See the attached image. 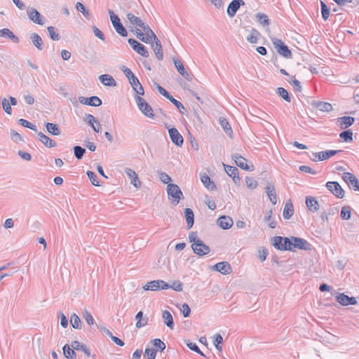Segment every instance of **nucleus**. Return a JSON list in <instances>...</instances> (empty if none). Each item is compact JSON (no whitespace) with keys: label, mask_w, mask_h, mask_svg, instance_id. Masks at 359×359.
<instances>
[{"label":"nucleus","mask_w":359,"mask_h":359,"mask_svg":"<svg viewBox=\"0 0 359 359\" xmlns=\"http://www.w3.org/2000/svg\"><path fill=\"white\" fill-rule=\"evenodd\" d=\"M127 18L135 27L136 36L142 41L149 43L151 39H156V35L153 31L149 27L145 26L140 18L133 13H128Z\"/></svg>","instance_id":"1"},{"label":"nucleus","mask_w":359,"mask_h":359,"mask_svg":"<svg viewBox=\"0 0 359 359\" xmlns=\"http://www.w3.org/2000/svg\"><path fill=\"white\" fill-rule=\"evenodd\" d=\"M189 240L191 243V248L194 252L199 256L207 255L209 251V247L203 243L202 241L198 238L195 235L189 236Z\"/></svg>","instance_id":"2"},{"label":"nucleus","mask_w":359,"mask_h":359,"mask_svg":"<svg viewBox=\"0 0 359 359\" xmlns=\"http://www.w3.org/2000/svg\"><path fill=\"white\" fill-rule=\"evenodd\" d=\"M169 288L170 285L163 280L149 281L143 286V290L145 291H158Z\"/></svg>","instance_id":"3"},{"label":"nucleus","mask_w":359,"mask_h":359,"mask_svg":"<svg viewBox=\"0 0 359 359\" xmlns=\"http://www.w3.org/2000/svg\"><path fill=\"white\" fill-rule=\"evenodd\" d=\"M290 241V246L291 249L290 251H294L296 249L304 250H310L311 245L304 239L297 238V237H291L289 238Z\"/></svg>","instance_id":"4"},{"label":"nucleus","mask_w":359,"mask_h":359,"mask_svg":"<svg viewBox=\"0 0 359 359\" xmlns=\"http://www.w3.org/2000/svg\"><path fill=\"white\" fill-rule=\"evenodd\" d=\"M137 105L139 109L149 118H154L155 114L151 107L140 96H136L135 97Z\"/></svg>","instance_id":"5"},{"label":"nucleus","mask_w":359,"mask_h":359,"mask_svg":"<svg viewBox=\"0 0 359 359\" xmlns=\"http://www.w3.org/2000/svg\"><path fill=\"white\" fill-rule=\"evenodd\" d=\"M272 43L277 52L285 58H290L292 53L288 47L279 39H272Z\"/></svg>","instance_id":"6"},{"label":"nucleus","mask_w":359,"mask_h":359,"mask_svg":"<svg viewBox=\"0 0 359 359\" xmlns=\"http://www.w3.org/2000/svg\"><path fill=\"white\" fill-rule=\"evenodd\" d=\"M167 192L168 196L172 198L173 203H175V204H177L180 202L182 196V192L177 185L168 184L167 187Z\"/></svg>","instance_id":"7"},{"label":"nucleus","mask_w":359,"mask_h":359,"mask_svg":"<svg viewBox=\"0 0 359 359\" xmlns=\"http://www.w3.org/2000/svg\"><path fill=\"white\" fill-rule=\"evenodd\" d=\"M109 14L111 23L114 27L115 28L116 32L122 36H126L128 32L123 26V25L121 23L119 18L117 15H114L112 11H109Z\"/></svg>","instance_id":"8"},{"label":"nucleus","mask_w":359,"mask_h":359,"mask_svg":"<svg viewBox=\"0 0 359 359\" xmlns=\"http://www.w3.org/2000/svg\"><path fill=\"white\" fill-rule=\"evenodd\" d=\"M326 187L336 197L339 198L344 197L345 191L337 182H328L326 184Z\"/></svg>","instance_id":"9"},{"label":"nucleus","mask_w":359,"mask_h":359,"mask_svg":"<svg viewBox=\"0 0 359 359\" xmlns=\"http://www.w3.org/2000/svg\"><path fill=\"white\" fill-rule=\"evenodd\" d=\"M233 159L236 164L241 169L247 171H253L255 170L253 164L250 163L245 158L240 155H235Z\"/></svg>","instance_id":"10"},{"label":"nucleus","mask_w":359,"mask_h":359,"mask_svg":"<svg viewBox=\"0 0 359 359\" xmlns=\"http://www.w3.org/2000/svg\"><path fill=\"white\" fill-rule=\"evenodd\" d=\"M290 241L288 238H283L281 236H275L273 239V246L280 250H288L291 249L289 245Z\"/></svg>","instance_id":"11"},{"label":"nucleus","mask_w":359,"mask_h":359,"mask_svg":"<svg viewBox=\"0 0 359 359\" xmlns=\"http://www.w3.org/2000/svg\"><path fill=\"white\" fill-rule=\"evenodd\" d=\"M340 151V150H327L325 151L316 152L313 154V158L311 159L313 161H324L334 156Z\"/></svg>","instance_id":"12"},{"label":"nucleus","mask_w":359,"mask_h":359,"mask_svg":"<svg viewBox=\"0 0 359 359\" xmlns=\"http://www.w3.org/2000/svg\"><path fill=\"white\" fill-rule=\"evenodd\" d=\"M128 43L137 53L145 57H149V53L142 44L133 39H128Z\"/></svg>","instance_id":"13"},{"label":"nucleus","mask_w":359,"mask_h":359,"mask_svg":"<svg viewBox=\"0 0 359 359\" xmlns=\"http://www.w3.org/2000/svg\"><path fill=\"white\" fill-rule=\"evenodd\" d=\"M342 178L349 186H352L355 191H359V180L352 173L344 172Z\"/></svg>","instance_id":"14"},{"label":"nucleus","mask_w":359,"mask_h":359,"mask_svg":"<svg viewBox=\"0 0 359 359\" xmlns=\"http://www.w3.org/2000/svg\"><path fill=\"white\" fill-rule=\"evenodd\" d=\"M27 15L30 20L33 22L42 25H43V17L41 15L39 12L34 8H29L27 10Z\"/></svg>","instance_id":"15"},{"label":"nucleus","mask_w":359,"mask_h":359,"mask_svg":"<svg viewBox=\"0 0 359 359\" xmlns=\"http://www.w3.org/2000/svg\"><path fill=\"white\" fill-rule=\"evenodd\" d=\"M79 102L86 105L93 107H99L102 104V100L97 96H92L90 97H80Z\"/></svg>","instance_id":"16"},{"label":"nucleus","mask_w":359,"mask_h":359,"mask_svg":"<svg viewBox=\"0 0 359 359\" xmlns=\"http://www.w3.org/2000/svg\"><path fill=\"white\" fill-rule=\"evenodd\" d=\"M152 42L151 48L155 53V55L158 60H162L163 57V53L162 46L160 41L156 36V39H151L149 43Z\"/></svg>","instance_id":"17"},{"label":"nucleus","mask_w":359,"mask_h":359,"mask_svg":"<svg viewBox=\"0 0 359 359\" xmlns=\"http://www.w3.org/2000/svg\"><path fill=\"white\" fill-rule=\"evenodd\" d=\"M168 133L172 142L175 144L177 146L182 145L184 141L183 137L176 128H173L169 129Z\"/></svg>","instance_id":"18"},{"label":"nucleus","mask_w":359,"mask_h":359,"mask_svg":"<svg viewBox=\"0 0 359 359\" xmlns=\"http://www.w3.org/2000/svg\"><path fill=\"white\" fill-rule=\"evenodd\" d=\"M241 5H244L243 0H233L227 8V13L230 17H233Z\"/></svg>","instance_id":"19"},{"label":"nucleus","mask_w":359,"mask_h":359,"mask_svg":"<svg viewBox=\"0 0 359 359\" xmlns=\"http://www.w3.org/2000/svg\"><path fill=\"white\" fill-rule=\"evenodd\" d=\"M224 166L227 175L229 177H232L233 182L236 184H239L241 179L238 175V170L237 169V168L231 165H226L224 164Z\"/></svg>","instance_id":"20"},{"label":"nucleus","mask_w":359,"mask_h":359,"mask_svg":"<svg viewBox=\"0 0 359 359\" xmlns=\"http://www.w3.org/2000/svg\"><path fill=\"white\" fill-rule=\"evenodd\" d=\"M337 300L340 304L343 306L354 305L357 303L354 297H349L344 293L339 294L337 297Z\"/></svg>","instance_id":"21"},{"label":"nucleus","mask_w":359,"mask_h":359,"mask_svg":"<svg viewBox=\"0 0 359 359\" xmlns=\"http://www.w3.org/2000/svg\"><path fill=\"white\" fill-rule=\"evenodd\" d=\"M214 269L224 275L230 274L232 271L230 264L226 262L216 264Z\"/></svg>","instance_id":"22"},{"label":"nucleus","mask_w":359,"mask_h":359,"mask_svg":"<svg viewBox=\"0 0 359 359\" xmlns=\"http://www.w3.org/2000/svg\"><path fill=\"white\" fill-rule=\"evenodd\" d=\"M218 225L223 229H230L233 224V219L229 216H221L217 219Z\"/></svg>","instance_id":"23"},{"label":"nucleus","mask_w":359,"mask_h":359,"mask_svg":"<svg viewBox=\"0 0 359 359\" xmlns=\"http://www.w3.org/2000/svg\"><path fill=\"white\" fill-rule=\"evenodd\" d=\"M173 62L178 72L187 80H191L192 75L186 72L182 62L178 59H174Z\"/></svg>","instance_id":"24"},{"label":"nucleus","mask_w":359,"mask_h":359,"mask_svg":"<svg viewBox=\"0 0 359 359\" xmlns=\"http://www.w3.org/2000/svg\"><path fill=\"white\" fill-rule=\"evenodd\" d=\"M39 141L46 147L52 148L56 147V142L41 132L38 133Z\"/></svg>","instance_id":"25"},{"label":"nucleus","mask_w":359,"mask_h":359,"mask_svg":"<svg viewBox=\"0 0 359 359\" xmlns=\"http://www.w3.org/2000/svg\"><path fill=\"white\" fill-rule=\"evenodd\" d=\"M354 118L351 116H343L337 119L339 125L341 129H345L351 126L354 123Z\"/></svg>","instance_id":"26"},{"label":"nucleus","mask_w":359,"mask_h":359,"mask_svg":"<svg viewBox=\"0 0 359 359\" xmlns=\"http://www.w3.org/2000/svg\"><path fill=\"white\" fill-rule=\"evenodd\" d=\"M306 204L308 209L311 212H316L319 210L318 202L314 197H307L306 199Z\"/></svg>","instance_id":"27"},{"label":"nucleus","mask_w":359,"mask_h":359,"mask_svg":"<svg viewBox=\"0 0 359 359\" xmlns=\"http://www.w3.org/2000/svg\"><path fill=\"white\" fill-rule=\"evenodd\" d=\"M266 195L269 197L270 201L273 205H276L277 203V197H276L274 186L271 184H268L266 187Z\"/></svg>","instance_id":"28"},{"label":"nucleus","mask_w":359,"mask_h":359,"mask_svg":"<svg viewBox=\"0 0 359 359\" xmlns=\"http://www.w3.org/2000/svg\"><path fill=\"white\" fill-rule=\"evenodd\" d=\"M127 175L131 179V183L136 188H139L141 185V182L138 178L137 173L132 169L128 168L126 170Z\"/></svg>","instance_id":"29"},{"label":"nucleus","mask_w":359,"mask_h":359,"mask_svg":"<svg viewBox=\"0 0 359 359\" xmlns=\"http://www.w3.org/2000/svg\"><path fill=\"white\" fill-rule=\"evenodd\" d=\"M129 82H130L131 86L133 87V90L137 94V96L144 95V91L143 87L142 86L141 83H140V81L137 77L135 79H133Z\"/></svg>","instance_id":"30"},{"label":"nucleus","mask_w":359,"mask_h":359,"mask_svg":"<svg viewBox=\"0 0 359 359\" xmlns=\"http://www.w3.org/2000/svg\"><path fill=\"white\" fill-rule=\"evenodd\" d=\"M86 121L88 124L92 126L95 132H100V123L97 121L94 116L92 114H88L86 116Z\"/></svg>","instance_id":"31"},{"label":"nucleus","mask_w":359,"mask_h":359,"mask_svg":"<svg viewBox=\"0 0 359 359\" xmlns=\"http://www.w3.org/2000/svg\"><path fill=\"white\" fill-rule=\"evenodd\" d=\"M100 80L102 84L107 86H115L116 83L114 78L109 74H103L100 76Z\"/></svg>","instance_id":"32"},{"label":"nucleus","mask_w":359,"mask_h":359,"mask_svg":"<svg viewBox=\"0 0 359 359\" xmlns=\"http://www.w3.org/2000/svg\"><path fill=\"white\" fill-rule=\"evenodd\" d=\"M184 215L187 221V228L191 229L193 226L194 222V212L190 208H186L184 210Z\"/></svg>","instance_id":"33"},{"label":"nucleus","mask_w":359,"mask_h":359,"mask_svg":"<svg viewBox=\"0 0 359 359\" xmlns=\"http://www.w3.org/2000/svg\"><path fill=\"white\" fill-rule=\"evenodd\" d=\"M136 327L137 328L142 327L147 324L148 318L147 317H143V313L142 311H139L136 316Z\"/></svg>","instance_id":"34"},{"label":"nucleus","mask_w":359,"mask_h":359,"mask_svg":"<svg viewBox=\"0 0 359 359\" xmlns=\"http://www.w3.org/2000/svg\"><path fill=\"white\" fill-rule=\"evenodd\" d=\"M294 212L293 205L291 202H287L285 205L283 215L285 219H289Z\"/></svg>","instance_id":"35"},{"label":"nucleus","mask_w":359,"mask_h":359,"mask_svg":"<svg viewBox=\"0 0 359 359\" xmlns=\"http://www.w3.org/2000/svg\"><path fill=\"white\" fill-rule=\"evenodd\" d=\"M201 180L204 186L208 189L213 190L215 189V184L213 181L211 180L209 176L203 175L201 177Z\"/></svg>","instance_id":"36"},{"label":"nucleus","mask_w":359,"mask_h":359,"mask_svg":"<svg viewBox=\"0 0 359 359\" xmlns=\"http://www.w3.org/2000/svg\"><path fill=\"white\" fill-rule=\"evenodd\" d=\"M316 107L321 111L329 112L332 110V105L329 102H318L316 104Z\"/></svg>","instance_id":"37"},{"label":"nucleus","mask_w":359,"mask_h":359,"mask_svg":"<svg viewBox=\"0 0 359 359\" xmlns=\"http://www.w3.org/2000/svg\"><path fill=\"white\" fill-rule=\"evenodd\" d=\"M47 131L53 135H59L60 134V130L58 126L52 123H47L46 124Z\"/></svg>","instance_id":"38"},{"label":"nucleus","mask_w":359,"mask_h":359,"mask_svg":"<svg viewBox=\"0 0 359 359\" xmlns=\"http://www.w3.org/2000/svg\"><path fill=\"white\" fill-rule=\"evenodd\" d=\"M64 355L68 359H75L76 353L74 349L71 348L68 344H65L63 346Z\"/></svg>","instance_id":"39"},{"label":"nucleus","mask_w":359,"mask_h":359,"mask_svg":"<svg viewBox=\"0 0 359 359\" xmlns=\"http://www.w3.org/2000/svg\"><path fill=\"white\" fill-rule=\"evenodd\" d=\"M163 318L166 325L170 329H173V319L170 313L168 311H163Z\"/></svg>","instance_id":"40"},{"label":"nucleus","mask_w":359,"mask_h":359,"mask_svg":"<svg viewBox=\"0 0 359 359\" xmlns=\"http://www.w3.org/2000/svg\"><path fill=\"white\" fill-rule=\"evenodd\" d=\"M0 36H8L15 43L19 41L18 38L15 36L10 29L6 28L0 30Z\"/></svg>","instance_id":"41"},{"label":"nucleus","mask_w":359,"mask_h":359,"mask_svg":"<svg viewBox=\"0 0 359 359\" xmlns=\"http://www.w3.org/2000/svg\"><path fill=\"white\" fill-rule=\"evenodd\" d=\"M222 343H223L222 337L219 334H216L214 336L213 344H214L215 348H217V350H218L219 352L222 351Z\"/></svg>","instance_id":"42"},{"label":"nucleus","mask_w":359,"mask_h":359,"mask_svg":"<svg viewBox=\"0 0 359 359\" xmlns=\"http://www.w3.org/2000/svg\"><path fill=\"white\" fill-rule=\"evenodd\" d=\"M340 216L344 220L349 219L351 216V208L349 206H344L341 208Z\"/></svg>","instance_id":"43"},{"label":"nucleus","mask_w":359,"mask_h":359,"mask_svg":"<svg viewBox=\"0 0 359 359\" xmlns=\"http://www.w3.org/2000/svg\"><path fill=\"white\" fill-rule=\"evenodd\" d=\"M70 323L75 329H81V322L79 317L76 314H73L70 318Z\"/></svg>","instance_id":"44"},{"label":"nucleus","mask_w":359,"mask_h":359,"mask_svg":"<svg viewBox=\"0 0 359 359\" xmlns=\"http://www.w3.org/2000/svg\"><path fill=\"white\" fill-rule=\"evenodd\" d=\"M32 43H34V45L39 50H41L42 49L43 41H42V39L41 38V36L39 35H38L37 34H32Z\"/></svg>","instance_id":"45"},{"label":"nucleus","mask_w":359,"mask_h":359,"mask_svg":"<svg viewBox=\"0 0 359 359\" xmlns=\"http://www.w3.org/2000/svg\"><path fill=\"white\" fill-rule=\"evenodd\" d=\"M339 137L344 142H349L353 140V133L348 130L340 133Z\"/></svg>","instance_id":"46"},{"label":"nucleus","mask_w":359,"mask_h":359,"mask_svg":"<svg viewBox=\"0 0 359 359\" xmlns=\"http://www.w3.org/2000/svg\"><path fill=\"white\" fill-rule=\"evenodd\" d=\"M259 33L257 30L252 29L247 40L251 43H255L258 41Z\"/></svg>","instance_id":"47"},{"label":"nucleus","mask_w":359,"mask_h":359,"mask_svg":"<svg viewBox=\"0 0 359 359\" xmlns=\"http://www.w3.org/2000/svg\"><path fill=\"white\" fill-rule=\"evenodd\" d=\"M173 104H175V106L178 109V110L180 111V112L182 114H185L186 112V109L185 107H184V105L180 102H179L178 100H175L173 97H170V100H169Z\"/></svg>","instance_id":"48"},{"label":"nucleus","mask_w":359,"mask_h":359,"mask_svg":"<svg viewBox=\"0 0 359 359\" xmlns=\"http://www.w3.org/2000/svg\"><path fill=\"white\" fill-rule=\"evenodd\" d=\"M219 123L226 133H232L231 127L228 121L225 118H220Z\"/></svg>","instance_id":"49"},{"label":"nucleus","mask_w":359,"mask_h":359,"mask_svg":"<svg viewBox=\"0 0 359 359\" xmlns=\"http://www.w3.org/2000/svg\"><path fill=\"white\" fill-rule=\"evenodd\" d=\"M76 8L79 12H81L84 15V17H86V18H89V11L86 8L85 6L83 4L78 2L76 4Z\"/></svg>","instance_id":"50"},{"label":"nucleus","mask_w":359,"mask_h":359,"mask_svg":"<svg viewBox=\"0 0 359 359\" xmlns=\"http://www.w3.org/2000/svg\"><path fill=\"white\" fill-rule=\"evenodd\" d=\"M47 29L48 32V34L52 40L58 41L60 39V36L56 32L55 27H53L52 26H49V27H48Z\"/></svg>","instance_id":"51"},{"label":"nucleus","mask_w":359,"mask_h":359,"mask_svg":"<svg viewBox=\"0 0 359 359\" xmlns=\"http://www.w3.org/2000/svg\"><path fill=\"white\" fill-rule=\"evenodd\" d=\"M259 22L263 25H269V20L268 16L264 13H258L256 15Z\"/></svg>","instance_id":"52"},{"label":"nucleus","mask_w":359,"mask_h":359,"mask_svg":"<svg viewBox=\"0 0 359 359\" xmlns=\"http://www.w3.org/2000/svg\"><path fill=\"white\" fill-rule=\"evenodd\" d=\"M247 187L250 189H254L257 187V182L252 177H247L245 178Z\"/></svg>","instance_id":"53"},{"label":"nucleus","mask_w":359,"mask_h":359,"mask_svg":"<svg viewBox=\"0 0 359 359\" xmlns=\"http://www.w3.org/2000/svg\"><path fill=\"white\" fill-rule=\"evenodd\" d=\"M87 175H88L89 180H90L91 183L94 186H96V187L100 186V182L97 180V176H96V175L93 171H90V170L88 171L87 172Z\"/></svg>","instance_id":"54"},{"label":"nucleus","mask_w":359,"mask_h":359,"mask_svg":"<svg viewBox=\"0 0 359 359\" xmlns=\"http://www.w3.org/2000/svg\"><path fill=\"white\" fill-rule=\"evenodd\" d=\"M156 351L154 348H147L144 351V356L147 359H155Z\"/></svg>","instance_id":"55"},{"label":"nucleus","mask_w":359,"mask_h":359,"mask_svg":"<svg viewBox=\"0 0 359 359\" xmlns=\"http://www.w3.org/2000/svg\"><path fill=\"white\" fill-rule=\"evenodd\" d=\"M2 107L5 112L9 115L12 114V108L11 104L8 102L6 98L2 100Z\"/></svg>","instance_id":"56"},{"label":"nucleus","mask_w":359,"mask_h":359,"mask_svg":"<svg viewBox=\"0 0 359 359\" xmlns=\"http://www.w3.org/2000/svg\"><path fill=\"white\" fill-rule=\"evenodd\" d=\"M321 10H322V17L325 20H327L330 15V11L327 8L326 4L321 1Z\"/></svg>","instance_id":"57"},{"label":"nucleus","mask_w":359,"mask_h":359,"mask_svg":"<svg viewBox=\"0 0 359 359\" xmlns=\"http://www.w3.org/2000/svg\"><path fill=\"white\" fill-rule=\"evenodd\" d=\"M170 288L177 292H181L183 290L182 283L180 280H175L170 285Z\"/></svg>","instance_id":"58"},{"label":"nucleus","mask_w":359,"mask_h":359,"mask_svg":"<svg viewBox=\"0 0 359 359\" xmlns=\"http://www.w3.org/2000/svg\"><path fill=\"white\" fill-rule=\"evenodd\" d=\"M19 123L21 126L25 127V128H29L31 130H36V126L32 124V123H30L29 121L25 120V119H23V118H20L19 120Z\"/></svg>","instance_id":"59"},{"label":"nucleus","mask_w":359,"mask_h":359,"mask_svg":"<svg viewBox=\"0 0 359 359\" xmlns=\"http://www.w3.org/2000/svg\"><path fill=\"white\" fill-rule=\"evenodd\" d=\"M278 93L279 95L283 97L285 101L290 102V97L288 95L287 91L283 88H278Z\"/></svg>","instance_id":"60"},{"label":"nucleus","mask_w":359,"mask_h":359,"mask_svg":"<svg viewBox=\"0 0 359 359\" xmlns=\"http://www.w3.org/2000/svg\"><path fill=\"white\" fill-rule=\"evenodd\" d=\"M154 346L161 351L165 348V344L159 339H155L153 341Z\"/></svg>","instance_id":"61"},{"label":"nucleus","mask_w":359,"mask_h":359,"mask_svg":"<svg viewBox=\"0 0 359 359\" xmlns=\"http://www.w3.org/2000/svg\"><path fill=\"white\" fill-rule=\"evenodd\" d=\"M74 155L78 159H81L85 153V149L79 146H76L74 148Z\"/></svg>","instance_id":"62"},{"label":"nucleus","mask_w":359,"mask_h":359,"mask_svg":"<svg viewBox=\"0 0 359 359\" xmlns=\"http://www.w3.org/2000/svg\"><path fill=\"white\" fill-rule=\"evenodd\" d=\"M290 83L292 84L293 88L294 90L297 92H300L302 90V86L300 84V82L297 81L294 77L292 79V81H290Z\"/></svg>","instance_id":"63"},{"label":"nucleus","mask_w":359,"mask_h":359,"mask_svg":"<svg viewBox=\"0 0 359 359\" xmlns=\"http://www.w3.org/2000/svg\"><path fill=\"white\" fill-rule=\"evenodd\" d=\"M126 76L128 78V79L130 81H131L133 79H135L136 78V76H135V74L133 73V72L128 69V68H126L125 67L123 69Z\"/></svg>","instance_id":"64"}]
</instances>
